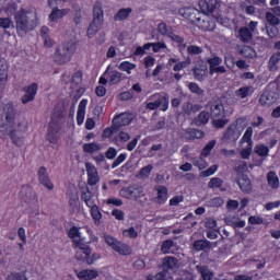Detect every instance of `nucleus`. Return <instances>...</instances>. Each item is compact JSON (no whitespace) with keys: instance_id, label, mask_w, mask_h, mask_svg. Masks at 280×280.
I'll use <instances>...</instances> for the list:
<instances>
[{"instance_id":"obj_43","label":"nucleus","mask_w":280,"mask_h":280,"mask_svg":"<svg viewBox=\"0 0 280 280\" xmlns=\"http://www.w3.org/2000/svg\"><path fill=\"white\" fill-rule=\"evenodd\" d=\"M238 54L241 56H244V58H255L256 56V52H255V49L250 46H243Z\"/></svg>"},{"instance_id":"obj_55","label":"nucleus","mask_w":280,"mask_h":280,"mask_svg":"<svg viewBox=\"0 0 280 280\" xmlns=\"http://www.w3.org/2000/svg\"><path fill=\"white\" fill-rule=\"evenodd\" d=\"M151 44H144L143 46L137 47L133 52V56H145V51L150 49Z\"/></svg>"},{"instance_id":"obj_22","label":"nucleus","mask_w":280,"mask_h":280,"mask_svg":"<svg viewBox=\"0 0 280 280\" xmlns=\"http://www.w3.org/2000/svg\"><path fill=\"white\" fill-rule=\"evenodd\" d=\"M77 277L80 280H92L97 279L100 277V273L95 269H84L77 272Z\"/></svg>"},{"instance_id":"obj_51","label":"nucleus","mask_w":280,"mask_h":280,"mask_svg":"<svg viewBox=\"0 0 280 280\" xmlns=\"http://www.w3.org/2000/svg\"><path fill=\"white\" fill-rule=\"evenodd\" d=\"M172 248H174V241L167 240V241L163 242V244L161 246V252L164 255H167V253H170L172 250Z\"/></svg>"},{"instance_id":"obj_1","label":"nucleus","mask_w":280,"mask_h":280,"mask_svg":"<svg viewBox=\"0 0 280 280\" xmlns=\"http://www.w3.org/2000/svg\"><path fill=\"white\" fill-rule=\"evenodd\" d=\"M0 113H4V130L11 137L12 143L21 148L25 143V132H27V120L23 119L14 126V119L16 113L14 112V105L9 102H0Z\"/></svg>"},{"instance_id":"obj_20","label":"nucleus","mask_w":280,"mask_h":280,"mask_svg":"<svg viewBox=\"0 0 280 280\" xmlns=\"http://www.w3.org/2000/svg\"><path fill=\"white\" fill-rule=\"evenodd\" d=\"M275 102H277L275 92L266 91L260 95L259 104H261V106H272Z\"/></svg>"},{"instance_id":"obj_63","label":"nucleus","mask_w":280,"mask_h":280,"mask_svg":"<svg viewBox=\"0 0 280 280\" xmlns=\"http://www.w3.org/2000/svg\"><path fill=\"white\" fill-rule=\"evenodd\" d=\"M236 172H238V174H244V172H248V163L246 162H241L236 168Z\"/></svg>"},{"instance_id":"obj_19","label":"nucleus","mask_w":280,"mask_h":280,"mask_svg":"<svg viewBox=\"0 0 280 280\" xmlns=\"http://www.w3.org/2000/svg\"><path fill=\"white\" fill-rule=\"evenodd\" d=\"M38 91V85L36 83H32L25 89V95L22 97L23 104H30V102H34V97H36V92Z\"/></svg>"},{"instance_id":"obj_2","label":"nucleus","mask_w":280,"mask_h":280,"mask_svg":"<svg viewBox=\"0 0 280 280\" xmlns=\"http://www.w3.org/2000/svg\"><path fill=\"white\" fill-rule=\"evenodd\" d=\"M68 237L74 240L73 244L77 250L75 259H78V261H85V264L91 266L92 264H95L97 259H100V255H91V246H89V244L84 243V240H82V234L80 233L79 228L72 226L68 233Z\"/></svg>"},{"instance_id":"obj_26","label":"nucleus","mask_w":280,"mask_h":280,"mask_svg":"<svg viewBox=\"0 0 280 280\" xmlns=\"http://www.w3.org/2000/svg\"><path fill=\"white\" fill-rule=\"evenodd\" d=\"M184 115H191V113H198L202 110V106L199 104H192L191 102H186L182 106Z\"/></svg>"},{"instance_id":"obj_16","label":"nucleus","mask_w":280,"mask_h":280,"mask_svg":"<svg viewBox=\"0 0 280 280\" xmlns=\"http://www.w3.org/2000/svg\"><path fill=\"white\" fill-rule=\"evenodd\" d=\"M218 246V242L211 243L208 240H198L192 244L194 250L200 253V250H211V248H215Z\"/></svg>"},{"instance_id":"obj_47","label":"nucleus","mask_w":280,"mask_h":280,"mask_svg":"<svg viewBox=\"0 0 280 280\" xmlns=\"http://www.w3.org/2000/svg\"><path fill=\"white\" fill-rule=\"evenodd\" d=\"M222 185H224V180H222L220 177H213L208 183L209 189H220Z\"/></svg>"},{"instance_id":"obj_52","label":"nucleus","mask_w":280,"mask_h":280,"mask_svg":"<svg viewBox=\"0 0 280 280\" xmlns=\"http://www.w3.org/2000/svg\"><path fill=\"white\" fill-rule=\"evenodd\" d=\"M215 148V140L209 141L201 152V156H209L211 154V150Z\"/></svg>"},{"instance_id":"obj_15","label":"nucleus","mask_w":280,"mask_h":280,"mask_svg":"<svg viewBox=\"0 0 280 280\" xmlns=\"http://www.w3.org/2000/svg\"><path fill=\"white\" fill-rule=\"evenodd\" d=\"M5 84H8V61L0 59V93L5 90Z\"/></svg>"},{"instance_id":"obj_12","label":"nucleus","mask_w":280,"mask_h":280,"mask_svg":"<svg viewBox=\"0 0 280 280\" xmlns=\"http://www.w3.org/2000/svg\"><path fill=\"white\" fill-rule=\"evenodd\" d=\"M235 183L244 194H250L253 191V183L246 174H237Z\"/></svg>"},{"instance_id":"obj_18","label":"nucleus","mask_w":280,"mask_h":280,"mask_svg":"<svg viewBox=\"0 0 280 280\" xmlns=\"http://www.w3.org/2000/svg\"><path fill=\"white\" fill-rule=\"evenodd\" d=\"M195 80L198 82H205L209 75V68L207 65L197 66L192 69Z\"/></svg>"},{"instance_id":"obj_14","label":"nucleus","mask_w":280,"mask_h":280,"mask_svg":"<svg viewBox=\"0 0 280 280\" xmlns=\"http://www.w3.org/2000/svg\"><path fill=\"white\" fill-rule=\"evenodd\" d=\"M85 170L88 172V185H97L100 183V175L97 173V168L91 163L85 164Z\"/></svg>"},{"instance_id":"obj_61","label":"nucleus","mask_w":280,"mask_h":280,"mask_svg":"<svg viewBox=\"0 0 280 280\" xmlns=\"http://www.w3.org/2000/svg\"><path fill=\"white\" fill-rule=\"evenodd\" d=\"M250 154H253V145L247 144V147L241 151V156L242 159H250Z\"/></svg>"},{"instance_id":"obj_44","label":"nucleus","mask_w":280,"mask_h":280,"mask_svg":"<svg viewBox=\"0 0 280 280\" xmlns=\"http://www.w3.org/2000/svg\"><path fill=\"white\" fill-rule=\"evenodd\" d=\"M188 90L190 91V93H194V95H205V90L200 88V85H198V83L196 82L188 83Z\"/></svg>"},{"instance_id":"obj_27","label":"nucleus","mask_w":280,"mask_h":280,"mask_svg":"<svg viewBox=\"0 0 280 280\" xmlns=\"http://www.w3.org/2000/svg\"><path fill=\"white\" fill-rule=\"evenodd\" d=\"M47 140L49 143H58V127L54 124V120L49 122Z\"/></svg>"},{"instance_id":"obj_38","label":"nucleus","mask_w":280,"mask_h":280,"mask_svg":"<svg viewBox=\"0 0 280 280\" xmlns=\"http://www.w3.org/2000/svg\"><path fill=\"white\" fill-rule=\"evenodd\" d=\"M240 143H247V145H253V127H247L245 133L240 140Z\"/></svg>"},{"instance_id":"obj_13","label":"nucleus","mask_w":280,"mask_h":280,"mask_svg":"<svg viewBox=\"0 0 280 280\" xmlns=\"http://www.w3.org/2000/svg\"><path fill=\"white\" fill-rule=\"evenodd\" d=\"M132 121V116L131 114L128 113H122L116 117L113 118V128L114 130H121L124 126H128Z\"/></svg>"},{"instance_id":"obj_21","label":"nucleus","mask_w":280,"mask_h":280,"mask_svg":"<svg viewBox=\"0 0 280 280\" xmlns=\"http://www.w3.org/2000/svg\"><path fill=\"white\" fill-rule=\"evenodd\" d=\"M89 104V101L86 98H83L79 103L78 112H77V124L79 126H82L84 124V115H86V105Z\"/></svg>"},{"instance_id":"obj_54","label":"nucleus","mask_w":280,"mask_h":280,"mask_svg":"<svg viewBox=\"0 0 280 280\" xmlns=\"http://www.w3.org/2000/svg\"><path fill=\"white\" fill-rule=\"evenodd\" d=\"M207 62L210 66V72H211L212 69L220 67V63L222 62V58L213 57V58L208 59Z\"/></svg>"},{"instance_id":"obj_45","label":"nucleus","mask_w":280,"mask_h":280,"mask_svg":"<svg viewBox=\"0 0 280 280\" xmlns=\"http://www.w3.org/2000/svg\"><path fill=\"white\" fill-rule=\"evenodd\" d=\"M118 69L120 71H126V73H128L130 75L132 73L131 71L137 69V65L130 63V61H122L119 65Z\"/></svg>"},{"instance_id":"obj_59","label":"nucleus","mask_w":280,"mask_h":280,"mask_svg":"<svg viewBox=\"0 0 280 280\" xmlns=\"http://www.w3.org/2000/svg\"><path fill=\"white\" fill-rule=\"evenodd\" d=\"M104 240L106 242L107 245L110 246V248H115V246L118 244L119 241H117L115 237L108 235V234H104Z\"/></svg>"},{"instance_id":"obj_60","label":"nucleus","mask_w":280,"mask_h":280,"mask_svg":"<svg viewBox=\"0 0 280 280\" xmlns=\"http://www.w3.org/2000/svg\"><path fill=\"white\" fill-rule=\"evenodd\" d=\"M153 166L151 164L142 167L139 172L141 178H148V176H150V173L152 172Z\"/></svg>"},{"instance_id":"obj_25","label":"nucleus","mask_w":280,"mask_h":280,"mask_svg":"<svg viewBox=\"0 0 280 280\" xmlns=\"http://www.w3.org/2000/svg\"><path fill=\"white\" fill-rule=\"evenodd\" d=\"M68 13H69V10H67V9L60 10V9L54 7L49 14V21L51 23H56L57 21H60V19H62V16L67 15Z\"/></svg>"},{"instance_id":"obj_42","label":"nucleus","mask_w":280,"mask_h":280,"mask_svg":"<svg viewBox=\"0 0 280 280\" xmlns=\"http://www.w3.org/2000/svg\"><path fill=\"white\" fill-rule=\"evenodd\" d=\"M158 32L162 36H171L174 30L172 28V26H167L165 22H162L158 25Z\"/></svg>"},{"instance_id":"obj_6","label":"nucleus","mask_w":280,"mask_h":280,"mask_svg":"<svg viewBox=\"0 0 280 280\" xmlns=\"http://www.w3.org/2000/svg\"><path fill=\"white\" fill-rule=\"evenodd\" d=\"M179 14H182L184 19H189L192 23H196V25L201 27V30H211V25L209 24V18L201 14L200 11L196 9H180Z\"/></svg>"},{"instance_id":"obj_5","label":"nucleus","mask_w":280,"mask_h":280,"mask_svg":"<svg viewBox=\"0 0 280 280\" xmlns=\"http://www.w3.org/2000/svg\"><path fill=\"white\" fill-rule=\"evenodd\" d=\"M244 128H246V118H237L224 131L222 137L223 143H235V141L242 137Z\"/></svg>"},{"instance_id":"obj_37","label":"nucleus","mask_w":280,"mask_h":280,"mask_svg":"<svg viewBox=\"0 0 280 280\" xmlns=\"http://www.w3.org/2000/svg\"><path fill=\"white\" fill-rule=\"evenodd\" d=\"M130 14H132L131 8L120 9L114 16V21H126Z\"/></svg>"},{"instance_id":"obj_17","label":"nucleus","mask_w":280,"mask_h":280,"mask_svg":"<svg viewBox=\"0 0 280 280\" xmlns=\"http://www.w3.org/2000/svg\"><path fill=\"white\" fill-rule=\"evenodd\" d=\"M38 180L46 189H54V183L49 179V174H47V168L45 166H40L38 170Z\"/></svg>"},{"instance_id":"obj_40","label":"nucleus","mask_w":280,"mask_h":280,"mask_svg":"<svg viewBox=\"0 0 280 280\" xmlns=\"http://www.w3.org/2000/svg\"><path fill=\"white\" fill-rule=\"evenodd\" d=\"M102 150V145L97 142H91L83 144V151L88 152V154H93V152H100Z\"/></svg>"},{"instance_id":"obj_35","label":"nucleus","mask_w":280,"mask_h":280,"mask_svg":"<svg viewBox=\"0 0 280 280\" xmlns=\"http://www.w3.org/2000/svg\"><path fill=\"white\" fill-rule=\"evenodd\" d=\"M89 208L91 209V215L96 226H100L102 224V212H100V208L95 203Z\"/></svg>"},{"instance_id":"obj_33","label":"nucleus","mask_w":280,"mask_h":280,"mask_svg":"<svg viewBox=\"0 0 280 280\" xmlns=\"http://www.w3.org/2000/svg\"><path fill=\"white\" fill-rule=\"evenodd\" d=\"M209 117H210L209 112L207 110L200 112V114L194 120L195 126H205L209 124Z\"/></svg>"},{"instance_id":"obj_58","label":"nucleus","mask_w":280,"mask_h":280,"mask_svg":"<svg viewBox=\"0 0 280 280\" xmlns=\"http://www.w3.org/2000/svg\"><path fill=\"white\" fill-rule=\"evenodd\" d=\"M124 235L125 237H130L131 240H137V237H139V233L137 232V230H135V228H129L128 230H125Z\"/></svg>"},{"instance_id":"obj_4","label":"nucleus","mask_w":280,"mask_h":280,"mask_svg":"<svg viewBox=\"0 0 280 280\" xmlns=\"http://www.w3.org/2000/svg\"><path fill=\"white\" fill-rule=\"evenodd\" d=\"M206 108L210 110V117L212 119V126L217 129H222L229 124L226 118V110L224 109V103L220 98L210 100Z\"/></svg>"},{"instance_id":"obj_23","label":"nucleus","mask_w":280,"mask_h":280,"mask_svg":"<svg viewBox=\"0 0 280 280\" xmlns=\"http://www.w3.org/2000/svg\"><path fill=\"white\" fill-rule=\"evenodd\" d=\"M163 270H176L178 268V260L174 256H166L162 262Z\"/></svg>"},{"instance_id":"obj_10","label":"nucleus","mask_w":280,"mask_h":280,"mask_svg":"<svg viewBox=\"0 0 280 280\" xmlns=\"http://www.w3.org/2000/svg\"><path fill=\"white\" fill-rule=\"evenodd\" d=\"M120 196L127 200H139L143 196V188L129 186L120 189Z\"/></svg>"},{"instance_id":"obj_41","label":"nucleus","mask_w":280,"mask_h":280,"mask_svg":"<svg viewBox=\"0 0 280 280\" xmlns=\"http://www.w3.org/2000/svg\"><path fill=\"white\" fill-rule=\"evenodd\" d=\"M252 92V86H243L235 91V95L236 97H240V100H245V97H248V95H250Z\"/></svg>"},{"instance_id":"obj_34","label":"nucleus","mask_w":280,"mask_h":280,"mask_svg":"<svg viewBox=\"0 0 280 280\" xmlns=\"http://www.w3.org/2000/svg\"><path fill=\"white\" fill-rule=\"evenodd\" d=\"M196 268H197V271L199 272V275L201 276V279H203V280L213 279V271H211V269H209V267L197 266Z\"/></svg>"},{"instance_id":"obj_39","label":"nucleus","mask_w":280,"mask_h":280,"mask_svg":"<svg viewBox=\"0 0 280 280\" xmlns=\"http://www.w3.org/2000/svg\"><path fill=\"white\" fill-rule=\"evenodd\" d=\"M255 154L261 156V159H266L268 154H270V149L265 144H257L254 149Z\"/></svg>"},{"instance_id":"obj_62","label":"nucleus","mask_w":280,"mask_h":280,"mask_svg":"<svg viewBox=\"0 0 280 280\" xmlns=\"http://www.w3.org/2000/svg\"><path fill=\"white\" fill-rule=\"evenodd\" d=\"M205 226L206 229H215V226H218V221L213 218H207L205 220Z\"/></svg>"},{"instance_id":"obj_36","label":"nucleus","mask_w":280,"mask_h":280,"mask_svg":"<svg viewBox=\"0 0 280 280\" xmlns=\"http://www.w3.org/2000/svg\"><path fill=\"white\" fill-rule=\"evenodd\" d=\"M158 191V202L159 205H164L167 201V187L165 186H158L155 187Z\"/></svg>"},{"instance_id":"obj_57","label":"nucleus","mask_w":280,"mask_h":280,"mask_svg":"<svg viewBox=\"0 0 280 280\" xmlns=\"http://www.w3.org/2000/svg\"><path fill=\"white\" fill-rule=\"evenodd\" d=\"M201 51H202V48L196 45H190L187 47V54H189V56H198L200 55Z\"/></svg>"},{"instance_id":"obj_8","label":"nucleus","mask_w":280,"mask_h":280,"mask_svg":"<svg viewBox=\"0 0 280 280\" xmlns=\"http://www.w3.org/2000/svg\"><path fill=\"white\" fill-rule=\"evenodd\" d=\"M102 25H104V10L102 9V2L97 1L93 7V22L88 28L89 38H93L102 30Z\"/></svg>"},{"instance_id":"obj_9","label":"nucleus","mask_w":280,"mask_h":280,"mask_svg":"<svg viewBox=\"0 0 280 280\" xmlns=\"http://www.w3.org/2000/svg\"><path fill=\"white\" fill-rule=\"evenodd\" d=\"M147 108H149V110H156V108H161L163 112L167 110V108H170V96H167V94H153L149 98Z\"/></svg>"},{"instance_id":"obj_31","label":"nucleus","mask_w":280,"mask_h":280,"mask_svg":"<svg viewBox=\"0 0 280 280\" xmlns=\"http://www.w3.org/2000/svg\"><path fill=\"white\" fill-rule=\"evenodd\" d=\"M280 51L275 52L269 58L268 69L269 71H279Z\"/></svg>"},{"instance_id":"obj_49","label":"nucleus","mask_w":280,"mask_h":280,"mask_svg":"<svg viewBox=\"0 0 280 280\" xmlns=\"http://www.w3.org/2000/svg\"><path fill=\"white\" fill-rule=\"evenodd\" d=\"M121 75L119 71L109 72V84H119L121 82Z\"/></svg>"},{"instance_id":"obj_53","label":"nucleus","mask_w":280,"mask_h":280,"mask_svg":"<svg viewBox=\"0 0 280 280\" xmlns=\"http://www.w3.org/2000/svg\"><path fill=\"white\" fill-rule=\"evenodd\" d=\"M192 165L195 167H198V170H207L209 164L207 163V161H205V159L198 158L192 161Z\"/></svg>"},{"instance_id":"obj_24","label":"nucleus","mask_w":280,"mask_h":280,"mask_svg":"<svg viewBox=\"0 0 280 280\" xmlns=\"http://www.w3.org/2000/svg\"><path fill=\"white\" fill-rule=\"evenodd\" d=\"M199 8L203 14H211L215 10V0H202Z\"/></svg>"},{"instance_id":"obj_48","label":"nucleus","mask_w":280,"mask_h":280,"mask_svg":"<svg viewBox=\"0 0 280 280\" xmlns=\"http://www.w3.org/2000/svg\"><path fill=\"white\" fill-rule=\"evenodd\" d=\"M266 32L267 35L269 36V38H277V36H279V28L277 27V25H268L266 24Z\"/></svg>"},{"instance_id":"obj_11","label":"nucleus","mask_w":280,"mask_h":280,"mask_svg":"<svg viewBox=\"0 0 280 280\" xmlns=\"http://www.w3.org/2000/svg\"><path fill=\"white\" fill-rule=\"evenodd\" d=\"M179 137L186 141H194V139H202L205 131L200 129L187 128L179 131Z\"/></svg>"},{"instance_id":"obj_64","label":"nucleus","mask_w":280,"mask_h":280,"mask_svg":"<svg viewBox=\"0 0 280 280\" xmlns=\"http://www.w3.org/2000/svg\"><path fill=\"white\" fill-rule=\"evenodd\" d=\"M7 280H27L25 273H11Z\"/></svg>"},{"instance_id":"obj_30","label":"nucleus","mask_w":280,"mask_h":280,"mask_svg":"<svg viewBox=\"0 0 280 280\" xmlns=\"http://www.w3.org/2000/svg\"><path fill=\"white\" fill-rule=\"evenodd\" d=\"M238 38L242 43H250L253 40V33L249 32L248 27L243 26L238 30Z\"/></svg>"},{"instance_id":"obj_32","label":"nucleus","mask_w":280,"mask_h":280,"mask_svg":"<svg viewBox=\"0 0 280 280\" xmlns=\"http://www.w3.org/2000/svg\"><path fill=\"white\" fill-rule=\"evenodd\" d=\"M81 199L85 202L86 207H93V205H95L93 194L89 187L83 188Z\"/></svg>"},{"instance_id":"obj_56","label":"nucleus","mask_w":280,"mask_h":280,"mask_svg":"<svg viewBox=\"0 0 280 280\" xmlns=\"http://www.w3.org/2000/svg\"><path fill=\"white\" fill-rule=\"evenodd\" d=\"M217 172H218V165H212L208 170L201 172L200 176H202L203 178H207L209 176H213V174Z\"/></svg>"},{"instance_id":"obj_50","label":"nucleus","mask_w":280,"mask_h":280,"mask_svg":"<svg viewBox=\"0 0 280 280\" xmlns=\"http://www.w3.org/2000/svg\"><path fill=\"white\" fill-rule=\"evenodd\" d=\"M168 38H171V40H173V43H177L178 47H183V49H185L186 45H185V38L180 37L179 35L175 34L174 31L173 33H171V35L168 36Z\"/></svg>"},{"instance_id":"obj_3","label":"nucleus","mask_w":280,"mask_h":280,"mask_svg":"<svg viewBox=\"0 0 280 280\" xmlns=\"http://www.w3.org/2000/svg\"><path fill=\"white\" fill-rule=\"evenodd\" d=\"M14 19L16 34L22 37L25 36L27 32H32V30L38 27V14L36 12L20 10Z\"/></svg>"},{"instance_id":"obj_7","label":"nucleus","mask_w":280,"mask_h":280,"mask_svg":"<svg viewBox=\"0 0 280 280\" xmlns=\"http://www.w3.org/2000/svg\"><path fill=\"white\" fill-rule=\"evenodd\" d=\"M73 54H75V44L73 42H68L56 49L54 61L57 65H67V62H71Z\"/></svg>"},{"instance_id":"obj_28","label":"nucleus","mask_w":280,"mask_h":280,"mask_svg":"<svg viewBox=\"0 0 280 280\" xmlns=\"http://www.w3.org/2000/svg\"><path fill=\"white\" fill-rule=\"evenodd\" d=\"M113 250L118 253V255H131L132 254V248L126 243H121L118 241L116 245L114 246Z\"/></svg>"},{"instance_id":"obj_46","label":"nucleus","mask_w":280,"mask_h":280,"mask_svg":"<svg viewBox=\"0 0 280 280\" xmlns=\"http://www.w3.org/2000/svg\"><path fill=\"white\" fill-rule=\"evenodd\" d=\"M266 21L267 25H280V20L279 18H277V14H275V12L268 11L266 13Z\"/></svg>"},{"instance_id":"obj_29","label":"nucleus","mask_w":280,"mask_h":280,"mask_svg":"<svg viewBox=\"0 0 280 280\" xmlns=\"http://www.w3.org/2000/svg\"><path fill=\"white\" fill-rule=\"evenodd\" d=\"M267 184L271 189H279V176L273 171L267 173Z\"/></svg>"}]
</instances>
